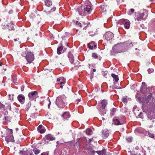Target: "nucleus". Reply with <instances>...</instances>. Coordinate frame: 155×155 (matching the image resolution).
<instances>
[{"instance_id":"31","label":"nucleus","mask_w":155,"mask_h":155,"mask_svg":"<svg viewBox=\"0 0 155 155\" xmlns=\"http://www.w3.org/2000/svg\"><path fill=\"white\" fill-rule=\"evenodd\" d=\"M38 131L41 134H43L44 133L45 131V130L44 127H43L41 129H38Z\"/></svg>"},{"instance_id":"35","label":"nucleus","mask_w":155,"mask_h":155,"mask_svg":"<svg viewBox=\"0 0 155 155\" xmlns=\"http://www.w3.org/2000/svg\"><path fill=\"white\" fill-rule=\"evenodd\" d=\"M8 29L9 30H12L13 28V26L11 24H9L8 25Z\"/></svg>"},{"instance_id":"20","label":"nucleus","mask_w":155,"mask_h":155,"mask_svg":"<svg viewBox=\"0 0 155 155\" xmlns=\"http://www.w3.org/2000/svg\"><path fill=\"white\" fill-rule=\"evenodd\" d=\"M45 5L47 7H50L52 5V2L50 0H45L44 1Z\"/></svg>"},{"instance_id":"4","label":"nucleus","mask_w":155,"mask_h":155,"mask_svg":"<svg viewBox=\"0 0 155 155\" xmlns=\"http://www.w3.org/2000/svg\"><path fill=\"white\" fill-rule=\"evenodd\" d=\"M125 48V45L122 43L117 44L114 45L113 48V50L117 53H120L122 52V50Z\"/></svg>"},{"instance_id":"14","label":"nucleus","mask_w":155,"mask_h":155,"mask_svg":"<svg viewBox=\"0 0 155 155\" xmlns=\"http://www.w3.org/2000/svg\"><path fill=\"white\" fill-rule=\"evenodd\" d=\"M103 137L104 138H107L109 136V131L107 129H104L102 131Z\"/></svg>"},{"instance_id":"61","label":"nucleus","mask_w":155,"mask_h":155,"mask_svg":"<svg viewBox=\"0 0 155 155\" xmlns=\"http://www.w3.org/2000/svg\"><path fill=\"white\" fill-rule=\"evenodd\" d=\"M2 63L1 62H0V66L1 67H2Z\"/></svg>"},{"instance_id":"33","label":"nucleus","mask_w":155,"mask_h":155,"mask_svg":"<svg viewBox=\"0 0 155 155\" xmlns=\"http://www.w3.org/2000/svg\"><path fill=\"white\" fill-rule=\"evenodd\" d=\"M79 62L77 61V62H76L75 63H74V65L75 66L74 67V68L75 69H77L78 68L79 66H80V65H79Z\"/></svg>"},{"instance_id":"16","label":"nucleus","mask_w":155,"mask_h":155,"mask_svg":"<svg viewBox=\"0 0 155 155\" xmlns=\"http://www.w3.org/2000/svg\"><path fill=\"white\" fill-rule=\"evenodd\" d=\"M20 154H22L24 155H34L30 151L28 150L27 151H20Z\"/></svg>"},{"instance_id":"59","label":"nucleus","mask_w":155,"mask_h":155,"mask_svg":"<svg viewBox=\"0 0 155 155\" xmlns=\"http://www.w3.org/2000/svg\"><path fill=\"white\" fill-rule=\"evenodd\" d=\"M63 84H64V82H61L60 83V84H61V85Z\"/></svg>"},{"instance_id":"53","label":"nucleus","mask_w":155,"mask_h":155,"mask_svg":"<svg viewBox=\"0 0 155 155\" xmlns=\"http://www.w3.org/2000/svg\"><path fill=\"white\" fill-rule=\"evenodd\" d=\"M14 41H18V40H19V38H15V39H14Z\"/></svg>"},{"instance_id":"34","label":"nucleus","mask_w":155,"mask_h":155,"mask_svg":"<svg viewBox=\"0 0 155 155\" xmlns=\"http://www.w3.org/2000/svg\"><path fill=\"white\" fill-rule=\"evenodd\" d=\"M110 87H112L113 89H121V88L120 87H118L116 86L114 84H114L112 85L111 86H110Z\"/></svg>"},{"instance_id":"44","label":"nucleus","mask_w":155,"mask_h":155,"mask_svg":"<svg viewBox=\"0 0 155 155\" xmlns=\"http://www.w3.org/2000/svg\"><path fill=\"white\" fill-rule=\"evenodd\" d=\"M122 101L124 103H127V99L125 97L123 98L122 99Z\"/></svg>"},{"instance_id":"41","label":"nucleus","mask_w":155,"mask_h":155,"mask_svg":"<svg viewBox=\"0 0 155 155\" xmlns=\"http://www.w3.org/2000/svg\"><path fill=\"white\" fill-rule=\"evenodd\" d=\"M70 62L72 64L74 63V60L73 57L69 58Z\"/></svg>"},{"instance_id":"9","label":"nucleus","mask_w":155,"mask_h":155,"mask_svg":"<svg viewBox=\"0 0 155 155\" xmlns=\"http://www.w3.org/2000/svg\"><path fill=\"white\" fill-rule=\"evenodd\" d=\"M153 99L154 98L152 96V94L151 93H150V94L145 98L147 103H150V104H152L153 103Z\"/></svg>"},{"instance_id":"10","label":"nucleus","mask_w":155,"mask_h":155,"mask_svg":"<svg viewBox=\"0 0 155 155\" xmlns=\"http://www.w3.org/2000/svg\"><path fill=\"white\" fill-rule=\"evenodd\" d=\"M109 7L105 3L102 4L100 6V8L103 12H104L108 9Z\"/></svg>"},{"instance_id":"27","label":"nucleus","mask_w":155,"mask_h":155,"mask_svg":"<svg viewBox=\"0 0 155 155\" xmlns=\"http://www.w3.org/2000/svg\"><path fill=\"white\" fill-rule=\"evenodd\" d=\"M130 23L129 21L126 22L124 24V26L126 29H128L130 28Z\"/></svg>"},{"instance_id":"15","label":"nucleus","mask_w":155,"mask_h":155,"mask_svg":"<svg viewBox=\"0 0 155 155\" xmlns=\"http://www.w3.org/2000/svg\"><path fill=\"white\" fill-rule=\"evenodd\" d=\"M18 101L21 104H23L25 100V97L22 94H19L18 97Z\"/></svg>"},{"instance_id":"28","label":"nucleus","mask_w":155,"mask_h":155,"mask_svg":"<svg viewBox=\"0 0 155 155\" xmlns=\"http://www.w3.org/2000/svg\"><path fill=\"white\" fill-rule=\"evenodd\" d=\"M31 103V102H29L25 106V109L26 110H28L30 108Z\"/></svg>"},{"instance_id":"13","label":"nucleus","mask_w":155,"mask_h":155,"mask_svg":"<svg viewBox=\"0 0 155 155\" xmlns=\"http://www.w3.org/2000/svg\"><path fill=\"white\" fill-rule=\"evenodd\" d=\"M56 8L55 7H54L52 8L49 11H47L44 10L45 12L48 15H52L53 14V12L56 10Z\"/></svg>"},{"instance_id":"47","label":"nucleus","mask_w":155,"mask_h":155,"mask_svg":"<svg viewBox=\"0 0 155 155\" xmlns=\"http://www.w3.org/2000/svg\"><path fill=\"white\" fill-rule=\"evenodd\" d=\"M43 126L42 125H40L39 126L38 128V129H41L43 127Z\"/></svg>"},{"instance_id":"55","label":"nucleus","mask_w":155,"mask_h":155,"mask_svg":"<svg viewBox=\"0 0 155 155\" xmlns=\"http://www.w3.org/2000/svg\"><path fill=\"white\" fill-rule=\"evenodd\" d=\"M41 155H45V152L43 153H41ZM46 155H48V154H47Z\"/></svg>"},{"instance_id":"50","label":"nucleus","mask_w":155,"mask_h":155,"mask_svg":"<svg viewBox=\"0 0 155 155\" xmlns=\"http://www.w3.org/2000/svg\"><path fill=\"white\" fill-rule=\"evenodd\" d=\"M134 11V10L133 8H131L130 9V12L133 13Z\"/></svg>"},{"instance_id":"2","label":"nucleus","mask_w":155,"mask_h":155,"mask_svg":"<svg viewBox=\"0 0 155 155\" xmlns=\"http://www.w3.org/2000/svg\"><path fill=\"white\" fill-rule=\"evenodd\" d=\"M91 7L90 5H86L79 8L78 10L79 13L80 15L85 16L89 14L91 11Z\"/></svg>"},{"instance_id":"42","label":"nucleus","mask_w":155,"mask_h":155,"mask_svg":"<svg viewBox=\"0 0 155 155\" xmlns=\"http://www.w3.org/2000/svg\"><path fill=\"white\" fill-rule=\"evenodd\" d=\"M6 69H4L3 67L2 68V67H0V72H5L6 71Z\"/></svg>"},{"instance_id":"52","label":"nucleus","mask_w":155,"mask_h":155,"mask_svg":"<svg viewBox=\"0 0 155 155\" xmlns=\"http://www.w3.org/2000/svg\"><path fill=\"white\" fill-rule=\"evenodd\" d=\"M140 26L143 28H144V25L143 24H141L140 25Z\"/></svg>"},{"instance_id":"6","label":"nucleus","mask_w":155,"mask_h":155,"mask_svg":"<svg viewBox=\"0 0 155 155\" xmlns=\"http://www.w3.org/2000/svg\"><path fill=\"white\" fill-rule=\"evenodd\" d=\"M118 119H116L113 120L114 124L115 125H120L123 124L125 121V118L124 116L118 117Z\"/></svg>"},{"instance_id":"19","label":"nucleus","mask_w":155,"mask_h":155,"mask_svg":"<svg viewBox=\"0 0 155 155\" xmlns=\"http://www.w3.org/2000/svg\"><path fill=\"white\" fill-rule=\"evenodd\" d=\"M70 117V115L68 112H65L62 115V117L65 119H67Z\"/></svg>"},{"instance_id":"64","label":"nucleus","mask_w":155,"mask_h":155,"mask_svg":"<svg viewBox=\"0 0 155 155\" xmlns=\"http://www.w3.org/2000/svg\"><path fill=\"white\" fill-rule=\"evenodd\" d=\"M2 116V114H0V118H1Z\"/></svg>"},{"instance_id":"26","label":"nucleus","mask_w":155,"mask_h":155,"mask_svg":"<svg viewBox=\"0 0 155 155\" xmlns=\"http://www.w3.org/2000/svg\"><path fill=\"white\" fill-rule=\"evenodd\" d=\"M32 151L35 155H38L40 152V150L37 148H34Z\"/></svg>"},{"instance_id":"25","label":"nucleus","mask_w":155,"mask_h":155,"mask_svg":"<svg viewBox=\"0 0 155 155\" xmlns=\"http://www.w3.org/2000/svg\"><path fill=\"white\" fill-rule=\"evenodd\" d=\"M111 76L113 78V80L116 82H117L119 80L118 76L114 74H111Z\"/></svg>"},{"instance_id":"45","label":"nucleus","mask_w":155,"mask_h":155,"mask_svg":"<svg viewBox=\"0 0 155 155\" xmlns=\"http://www.w3.org/2000/svg\"><path fill=\"white\" fill-rule=\"evenodd\" d=\"M0 107L1 108L4 109H5V106L2 103L0 102Z\"/></svg>"},{"instance_id":"49","label":"nucleus","mask_w":155,"mask_h":155,"mask_svg":"<svg viewBox=\"0 0 155 155\" xmlns=\"http://www.w3.org/2000/svg\"><path fill=\"white\" fill-rule=\"evenodd\" d=\"M24 88V85H22L21 86V91H23Z\"/></svg>"},{"instance_id":"1","label":"nucleus","mask_w":155,"mask_h":155,"mask_svg":"<svg viewBox=\"0 0 155 155\" xmlns=\"http://www.w3.org/2000/svg\"><path fill=\"white\" fill-rule=\"evenodd\" d=\"M66 97L64 95H60L56 99V104L61 109L64 108L66 105Z\"/></svg>"},{"instance_id":"17","label":"nucleus","mask_w":155,"mask_h":155,"mask_svg":"<svg viewBox=\"0 0 155 155\" xmlns=\"http://www.w3.org/2000/svg\"><path fill=\"white\" fill-rule=\"evenodd\" d=\"M97 47V45L94 42H91L88 45V47L91 49H92L93 48V47L95 48Z\"/></svg>"},{"instance_id":"8","label":"nucleus","mask_w":155,"mask_h":155,"mask_svg":"<svg viewBox=\"0 0 155 155\" xmlns=\"http://www.w3.org/2000/svg\"><path fill=\"white\" fill-rule=\"evenodd\" d=\"M113 34L110 31L107 32L104 35L106 40L107 41L112 39L114 37Z\"/></svg>"},{"instance_id":"29","label":"nucleus","mask_w":155,"mask_h":155,"mask_svg":"<svg viewBox=\"0 0 155 155\" xmlns=\"http://www.w3.org/2000/svg\"><path fill=\"white\" fill-rule=\"evenodd\" d=\"M17 77L16 76H13L12 77V81L15 84H16L17 83Z\"/></svg>"},{"instance_id":"36","label":"nucleus","mask_w":155,"mask_h":155,"mask_svg":"<svg viewBox=\"0 0 155 155\" xmlns=\"http://www.w3.org/2000/svg\"><path fill=\"white\" fill-rule=\"evenodd\" d=\"M148 135L149 137L152 138H153L154 137V134H153L152 133H150L149 132H148Z\"/></svg>"},{"instance_id":"63","label":"nucleus","mask_w":155,"mask_h":155,"mask_svg":"<svg viewBox=\"0 0 155 155\" xmlns=\"http://www.w3.org/2000/svg\"><path fill=\"white\" fill-rule=\"evenodd\" d=\"M60 87H61V88H62V87H63V86H62V85H61V86H60Z\"/></svg>"},{"instance_id":"58","label":"nucleus","mask_w":155,"mask_h":155,"mask_svg":"<svg viewBox=\"0 0 155 155\" xmlns=\"http://www.w3.org/2000/svg\"><path fill=\"white\" fill-rule=\"evenodd\" d=\"M60 79H59L58 78H57V81H60Z\"/></svg>"},{"instance_id":"37","label":"nucleus","mask_w":155,"mask_h":155,"mask_svg":"<svg viewBox=\"0 0 155 155\" xmlns=\"http://www.w3.org/2000/svg\"><path fill=\"white\" fill-rule=\"evenodd\" d=\"M99 113L101 116L104 115L106 114V112L104 110H100L99 111Z\"/></svg>"},{"instance_id":"57","label":"nucleus","mask_w":155,"mask_h":155,"mask_svg":"<svg viewBox=\"0 0 155 155\" xmlns=\"http://www.w3.org/2000/svg\"><path fill=\"white\" fill-rule=\"evenodd\" d=\"M96 71V69H93V71L94 72H95V71Z\"/></svg>"},{"instance_id":"12","label":"nucleus","mask_w":155,"mask_h":155,"mask_svg":"<svg viewBox=\"0 0 155 155\" xmlns=\"http://www.w3.org/2000/svg\"><path fill=\"white\" fill-rule=\"evenodd\" d=\"M85 149L89 153L92 154L93 155H94V153L96 152L91 147H86Z\"/></svg>"},{"instance_id":"3","label":"nucleus","mask_w":155,"mask_h":155,"mask_svg":"<svg viewBox=\"0 0 155 155\" xmlns=\"http://www.w3.org/2000/svg\"><path fill=\"white\" fill-rule=\"evenodd\" d=\"M22 55L24 56H25V58L27 62L29 63H31L34 60L35 58L34 54L32 52L28 51L26 50L24 51Z\"/></svg>"},{"instance_id":"21","label":"nucleus","mask_w":155,"mask_h":155,"mask_svg":"<svg viewBox=\"0 0 155 155\" xmlns=\"http://www.w3.org/2000/svg\"><path fill=\"white\" fill-rule=\"evenodd\" d=\"M107 104V101L105 100H102L101 102V104L102 107L103 109H104Z\"/></svg>"},{"instance_id":"54","label":"nucleus","mask_w":155,"mask_h":155,"mask_svg":"<svg viewBox=\"0 0 155 155\" xmlns=\"http://www.w3.org/2000/svg\"><path fill=\"white\" fill-rule=\"evenodd\" d=\"M100 119H102L103 120H105V118L103 117H100Z\"/></svg>"},{"instance_id":"22","label":"nucleus","mask_w":155,"mask_h":155,"mask_svg":"<svg viewBox=\"0 0 155 155\" xmlns=\"http://www.w3.org/2000/svg\"><path fill=\"white\" fill-rule=\"evenodd\" d=\"M63 50V47L61 46L58 47L57 49V53L58 54H60L64 52V50Z\"/></svg>"},{"instance_id":"51","label":"nucleus","mask_w":155,"mask_h":155,"mask_svg":"<svg viewBox=\"0 0 155 155\" xmlns=\"http://www.w3.org/2000/svg\"><path fill=\"white\" fill-rule=\"evenodd\" d=\"M49 103L48 104V107L49 109L50 108V105L51 104V102H50V100H49Z\"/></svg>"},{"instance_id":"43","label":"nucleus","mask_w":155,"mask_h":155,"mask_svg":"<svg viewBox=\"0 0 155 155\" xmlns=\"http://www.w3.org/2000/svg\"><path fill=\"white\" fill-rule=\"evenodd\" d=\"M153 71H154L153 69L152 68H151V69L150 68V69H148L147 70V71L149 74H150V73H151L152 72H153Z\"/></svg>"},{"instance_id":"48","label":"nucleus","mask_w":155,"mask_h":155,"mask_svg":"<svg viewBox=\"0 0 155 155\" xmlns=\"http://www.w3.org/2000/svg\"><path fill=\"white\" fill-rule=\"evenodd\" d=\"M5 120H6V121H8L9 117H8L5 116Z\"/></svg>"},{"instance_id":"23","label":"nucleus","mask_w":155,"mask_h":155,"mask_svg":"<svg viewBox=\"0 0 155 155\" xmlns=\"http://www.w3.org/2000/svg\"><path fill=\"white\" fill-rule=\"evenodd\" d=\"M46 139L50 140H55V138L51 134H48L46 136Z\"/></svg>"},{"instance_id":"60","label":"nucleus","mask_w":155,"mask_h":155,"mask_svg":"<svg viewBox=\"0 0 155 155\" xmlns=\"http://www.w3.org/2000/svg\"><path fill=\"white\" fill-rule=\"evenodd\" d=\"M77 101H78V102H79L81 101V99H78Z\"/></svg>"},{"instance_id":"32","label":"nucleus","mask_w":155,"mask_h":155,"mask_svg":"<svg viewBox=\"0 0 155 155\" xmlns=\"http://www.w3.org/2000/svg\"><path fill=\"white\" fill-rule=\"evenodd\" d=\"M87 131H88V133H87V132H86V134L87 135H90L92 134V130L90 128H89L87 130Z\"/></svg>"},{"instance_id":"40","label":"nucleus","mask_w":155,"mask_h":155,"mask_svg":"<svg viewBox=\"0 0 155 155\" xmlns=\"http://www.w3.org/2000/svg\"><path fill=\"white\" fill-rule=\"evenodd\" d=\"M76 25H77L79 27H80L81 28L82 27V25L81 24V23H80L79 22H78V21H76Z\"/></svg>"},{"instance_id":"11","label":"nucleus","mask_w":155,"mask_h":155,"mask_svg":"<svg viewBox=\"0 0 155 155\" xmlns=\"http://www.w3.org/2000/svg\"><path fill=\"white\" fill-rule=\"evenodd\" d=\"M5 140L7 143L9 142H14L15 140L14 137L12 135H9L6 136L5 137Z\"/></svg>"},{"instance_id":"5","label":"nucleus","mask_w":155,"mask_h":155,"mask_svg":"<svg viewBox=\"0 0 155 155\" xmlns=\"http://www.w3.org/2000/svg\"><path fill=\"white\" fill-rule=\"evenodd\" d=\"M148 15V12L147 10H144L143 12L139 14L136 17V19L138 21H141L142 20L146 18Z\"/></svg>"},{"instance_id":"38","label":"nucleus","mask_w":155,"mask_h":155,"mask_svg":"<svg viewBox=\"0 0 155 155\" xmlns=\"http://www.w3.org/2000/svg\"><path fill=\"white\" fill-rule=\"evenodd\" d=\"M92 57L95 59H97L98 58V55L97 54L93 53L92 54Z\"/></svg>"},{"instance_id":"56","label":"nucleus","mask_w":155,"mask_h":155,"mask_svg":"<svg viewBox=\"0 0 155 155\" xmlns=\"http://www.w3.org/2000/svg\"><path fill=\"white\" fill-rule=\"evenodd\" d=\"M87 26V25L85 26L84 28L83 29H85V30H86V27Z\"/></svg>"},{"instance_id":"18","label":"nucleus","mask_w":155,"mask_h":155,"mask_svg":"<svg viewBox=\"0 0 155 155\" xmlns=\"http://www.w3.org/2000/svg\"><path fill=\"white\" fill-rule=\"evenodd\" d=\"M96 153L99 155H106V151L105 149H102L101 150L97 151L96 152Z\"/></svg>"},{"instance_id":"62","label":"nucleus","mask_w":155,"mask_h":155,"mask_svg":"<svg viewBox=\"0 0 155 155\" xmlns=\"http://www.w3.org/2000/svg\"><path fill=\"white\" fill-rule=\"evenodd\" d=\"M91 139H89V141L90 142H91Z\"/></svg>"},{"instance_id":"7","label":"nucleus","mask_w":155,"mask_h":155,"mask_svg":"<svg viewBox=\"0 0 155 155\" xmlns=\"http://www.w3.org/2000/svg\"><path fill=\"white\" fill-rule=\"evenodd\" d=\"M38 95V92L36 91H34L32 92L29 93L28 94V96L31 100H33L36 98Z\"/></svg>"},{"instance_id":"46","label":"nucleus","mask_w":155,"mask_h":155,"mask_svg":"<svg viewBox=\"0 0 155 155\" xmlns=\"http://www.w3.org/2000/svg\"><path fill=\"white\" fill-rule=\"evenodd\" d=\"M132 139L131 137H128L127 139V141L129 142H130L132 141Z\"/></svg>"},{"instance_id":"39","label":"nucleus","mask_w":155,"mask_h":155,"mask_svg":"<svg viewBox=\"0 0 155 155\" xmlns=\"http://www.w3.org/2000/svg\"><path fill=\"white\" fill-rule=\"evenodd\" d=\"M7 130L9 134H10V135H12V134L13 133V130L10 129H8Z\"/></svg>"},{"instance_id":"24","label":"nucleus","mask_w":155,"mask_h":155,"mask_svg":"<svg viewBox=\"0 0 155 155\" xmlns=\"http://www.w3.org/2000/svg\"><path fill=\"white\" fill-rule=\"evenodd\" d=\"M145 83H142V86L140 89V91L143 93H144L147 90V87L145 86Z\"/></svg>"},{"instance_id":"30","label":"nucleus","mask_w":155,"mask_h":155,"mask_svg":"<svg viewBox=\"0 0 155 155\" xmlns=\"http://www.w3.org/2000/svg\"><path fill=\"white\" fill-rule=\"evenodd\" d=\"M117 110L116 108H113L111 110L110 114L111 115H114L115 113L116 112Z\"/></svg>"}]
</instances>
